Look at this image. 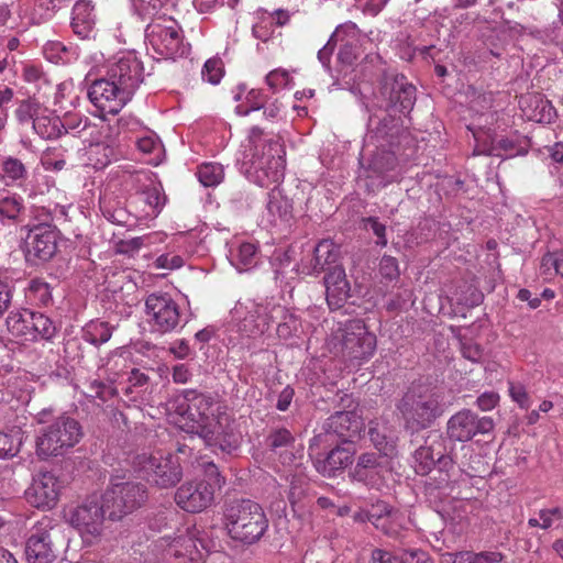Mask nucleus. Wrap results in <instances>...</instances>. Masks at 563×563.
Returning a JSON list of instances; mask_svg holds the SVG:
<instances>
[{
  "label": "nucleus",
  "instance_id": "338daca9",
  "mask_svg": "<svg viewBox=\"0 0 563 563\" xmlns=\"http://www.w3.org/2000/svg\"><path fill=\"white\" fill-rule=\"evenodd\" d=\"M289 79V75L286 70L274 69L266 76V84L273 90H277L280 87L286 86Z\"/></svg>",
  "mask_w": 563,
  "mask_h": 563
},
{
  "label": "nucleus",
  "instance_id": "5fc2aeb1",
  "mask_svg": "<svg viewBox=\"0 0 563 563\" xmlns=\"http://www.w3.org/2000/svg\"><path fill=\"white\" fill-rule=\"evenodd\" d=\"M396 156L390 152H382L376 154L369 164L373 172L384 175L385 173L393 170L396 166Z\"/></svg>",
  "mask_w": 563,
  "mask_h": 563
},
{
  "label": "nucleus",
  "instance_id": "1a4fd4ad",
  "mask_svg": "<svg viewBox=\"0 0 563 563\" xmlns=\"http://www.w3.org/2000/svg\"><path fill=\"white\" fill-rule=\"evenodd\" d=\"M81 437L79 422L62 415L41 429L36 439V453L41 457L60 455L76 445Z\"/></svg>",
  "mask_w": 563,
  "mask_h": 563
},
{
  "label": "nucleus",
  "instance_id": "69168bd1",
  "mask_svg": "<svg viewBox=\"0 0 563 563\" xmlns=\"http://www.w3.org/2000/svg\"><path fill=\"white\" fill-rule=\"evenodd\" d=\"M183 264L184 260L179 255L173 253L163 254L155 261V267L164 269L179 268Z\"/></svg>",
  "mask_w": 563,
  "mask_h": 563
},
{
  "label": "nucleus",
  "instance_id": "0e129e2a",
  "mask_svg": "<svg viewBox=\"0 0 563 563\" xmlns=\"http://www.w3.org/2000/svg\"><path fill=\"white\" fill-rule=\"evenodd\" d=\"M118 129H119V134L120 133L126 134L130 132L139 134L143 130L141 122L132 115L121 117L118 120Z\"/></svg>",
  "mask_w": 563,
  "mask_h": 563
},
{
  "label": "nucleus",
  "instance_id": "ea45409f",
  "mask_svg": "<svg viewBox=\"0 0 563 563\" xmlns=\"http://www.w3.org/2000/svg\"><path fill=\"white\" fill-rule=\"evenodd\" d=\"M197 176L205 187H213L223 180L224 169L219 163H203L198 167Z\"/></svg>",
  "mask_w": 563,
  "mask_h": 563
},
{
  "label": "nucleus",
  "instance_id": "dca6fc26",
  "mask_svg": "<svg viewBox=\"0 0 563 563\" xmlns=\"http://www.w3.org/2000/svg\"><path fill=\"white\" fill-rule=\"evenodd\" d=\"M107 74L115 84L134 93L143 81V65L134 51H125L113 57Z\"/></svg>",
  "mask_w": 563,
  "mask_h": 563
},
{
  "label": "nucleus",
  "instance_id": "aec40b11",
  "mask_svg": "<svg viewBox=\"0 0 563 563\" xmlns=\"http://www.w3.org/2000/svg\"><path fill=\"white\" fill-rule=\"evenodd\" d=\"M383 462L376 453L366 452L358 456L356 464L350 472L353 481L361 482L367 486H376L383 477Z\"/></svg>",
  "mask_w": 563,
  "mask_h": 563
},
{
  "label": "nucleus",
  "instance_id": "c756f323",
  "mask_svg": "<svg viewBox=\"0 0 563 563\" xmlns=\"http://www.w3.org/2000/svg\"><path fill=\"white\" fill-rule=\"evenodd\" d=\"M33 311L29 309L11 311L7 317L8 331L24 341L30 340V332L32 330Z\"/></svg>",
  "mask_w": 563,
  "mask_h": 563
},
{
  "label": "nucleus",
  "instance_id": "de8ad7c7",
  "mask_svg": "<svg viewBox=\"0 0 563 563\" xmlns=\"http://www.w3.org/2000/svg\"><path fill=\"white\" fill-rule=\"evenodd\" d=\"M63 121V134L70 133L80 136L84 131L90 126L89 119L78 113H68Z\"/></svg>",
  "mask_w": 563,
  "mask_h": 563
},
{
  "label": "nucleus",
  "instance_id": "f257e3e1",
  "mask_svg": "<svg viewBox=\"0 0 563 563\" xmlns=\"http://www.w3.org/2000/svg\"><path fill=\"white\" fill-rule=\"evenodd\" d=\"M169 421L189 434H197L208 446L231 452L239 446L227 408L212 396L189 390L168 405Z\"/></svg>",
  "mask_w": 563,
  "mask_h": 563
},
{
  "label": "nucleus",
  "instance_id": "cd10ccee",
  "mask_svg": "<svg viewBox=\"0 0 563 563\" xmlns=\"http://www.w3.org/2000/svg\"><path fill=\"white\" fill-rule=\"evenodd\" d=\"M34 132L44 140H54L63 135V121L54 111L43 108L32 126Z\"/></svg>",
  "mask_w": 563,
  "mask_h": 563
},
{
  "label": "nucleus",
  "instance_id": "a18cd8bd",
  "mask_svg": "<svg viewBox=\"0 0 563 563\" xmlns=\"http://www.w3.org/2000/svg\"><path fill=\"white\" fill-rule=\"evenodd\" d=\"M371 441L374 446L384 456H394L396 454V444L393 439H388L385 433H382L377 427H369L368 431Z\"/></svg>",
  "mask_w": 563,
  "mask_h": 563
},
{
  "label": "nucleus",
  "instance_id": "f8f14e48",
  "mask_svg": "<svg viewBox=\"0 0 563 563\" xmlns=\"http://www.w3.org/2000/svg\"><path fill=\"white\" fill-rule=\"evenodd\" d=\"M145 320L152 332L169 333L180 324V307L169 294L153 292L145 299Z\"/></svg>",
  "mask_w": 563,
  "mask_h": 563
},
{
  "label": "nucleus",
  "instance_id": "393cba45",
  "mask_svg": "<svg viewBox=\"0 0 563 563\" xmlns=\"http://www.w3.org/2000/svg\"><path fill=\"white\" fill-rule=\"evenodd\" d=\"M340 260V249H309L301 260V272L308 275L328 272Z\"/></svg>",
  "mask_w": 563,
  "mask_h": 563
},
{
  "label": "nucleus",
  "instance_id": "864d4df0",
  "mask_svg": "<svg viewBox=\"0 0 563 563\" xmlns=\"http://www.w3.org/2000/svg\"><path fill=\"white\" fill-rule=\"evenodd\" d=\"M274 15L269 13H265L260 16L258 21L253 25L252 33L254 37L261 40L262 42H267L275 29Z\"/></svg>",
  "mask_w": 563,
  "mask_h": 563
},
{
  "label": "nucleus",
  "instance_id": "3c124183",
  "mask_svg": "<svg viewBox=\"0 0 563 563\" xmlns=\"http://www.w3.org/2000/svg\"><path fill=\"white\" fill-rule=\"evenodd\" d=\"M561 518L562 512L561 509L558 507L551 509H542L538 512L537 517H532L529 519L528 525L530 527L548 529L552 527V525L559 521Z\"/></svg>",
  "mask_w": 563,
  "mask_h": 563
},
{
  "label": "nucleus",
  "instance_id": "6e6d98bb",
  "mask_svg": "<svg viewBox=\"0 0 563 563\" xmlns=\"http://www.w3.org/2000/svg\"><path fill=\"white\" fill-rule=\"evenodd\" d=\"M246 106L236 107V112L241 115H247L251 111L258 110L264 107L266 97L261 90L252 89L246 95Z\"/></svg>",
  "mask_w": 563,
  "mask_h": 563
},
{
  "label": "nucleus",
  "instance_id": "58836bf2",
  "mask_svg": "<svg viewBox=\"0 0 563 563\" xmlns=\"http://www.w3.org/2000/svg\"><path fill=\"white\" fill-rule=\"evenodd\" d=\"M23 210L22 198L7 189H0V218L16 220Z\"/></svg>",
  "mask_w": 563,
  "mask_h": 563
},
{
  "label": "nucleus",
  "instance_id": "39448f33",
  "mask_svg": "<svg viewBox=\"0 0 563 563\" xmlns=\"http://www.w3.org/2000/svg\"><path fill=\"white\" fill-rule=\"evenodd\" d=\"M376 335L361 319L339 322L325 341V347L335 357L357 365L367 362L376 351Z\"/></svg>",
  "mask_w": 563,
  "mask_h": 563
},
{
  "label": "nucleus",
  "instance_id": "49530a36",
  "mask_svg": "<svg viewBox=\"0 0 563 563\" xmlns=\"http://www.w3.org/2000/svg\"><path fill=\"white\" fill-rule=\"evenodd\" d=\"M415 470L418 474H428L435 465V459L431 446H420L413 454Z\"/></svg>",
  "mask_w": 563,
  "mask_h": 563
},
{
  "label": "nucleus",
  "instance_id": "8fccbe9b",
  "mask_svg": "<svg viewBox=\"0 0 563 563\" xmlns=\"http://www.w3.org/2000/svg\"><path fill=\"white\" fill-rule=\"evenodd\" d=\"M143 201L148 206L147 216H157L165 203V197L157 186H152L142 192Z\"/></svg>",
  "mask_w": 563,
  "mask_h": 563
},
{
  "label": "nucleus",
  "instance_id": "4c0bfd02",
  "mask_svg": "<svg viewBox=\"0 0 563 563\" xmlns=\"http://www.w3.org/2000/svg\"><path fill=\"white\" fill-rule=\"evenodd\" d=\"M112 328L104 321L95 320L87 323L82 329V338L85 341L100 345L110 340Z\"/></svg>",
  "mask_w": 563,
  "mask_h": 563
},
{
  "label": "nucleus",
  "instance_id": "4468645a",
  "mask_svg": "<svg viewBox=\"0 0 563 563\" xmlns=\"http://www.w3.org/2000/svg\"><path fill=\"white\" fill-rule=\"evenodd\" d=\"M114 79L106 73V76L92 81L88 89L90 102L104 115L118 114L131 101L134 93L122 88L113 81Z\"/></svg>",
  "mask_w": 563,
  "mask_h": 563
},
{
  "label": "nucleus",
  "instance_id": "473e14b6",
  "mask_svg": "<svg viewBox=\"0 0 563 563\" xmlns=\"http://www.w3.org/2000/svg\"><path fill=\"white\" fill-rule=\"evenodd\" d=\"M27 177L25 165L13 156L4 157L0 163V180L5 185H21Z\"/></svg>",
  "mask_w": 563,
  "mask_h": 563
},
{
  "label": "nucleus",
  "instance_id": "0eeeda50",
  "mask_svg": "<svg viewBox=\"0 0 563 563\" xmlns=\"http://www.w3.org/2000/svg\"><path fill=\"white\" fill-rule=\"evenodd\" d=\"M405 426L416 432L429 428L443 413L440 394L426 385H412L397 405Z\"/></svg>",
  "mask_w": 563,
  "mask_h": 563
},
{
  "label": "nucleus",
  "instance_id": "b1692460",
  "mask_svg": "<svg viewBox=\"0 0 563 563\" xmlns=\"http://www.w3.org/2000/svg\"><path fill=\"white\" fill-rule=\"evenodd\" d=\"M367 519L386 534L397 536L404 517L385 501H377L368 511Z\"/></svg>",
  "mask_w": 563,
  "mask_h": 563
},
{
  "label": "nucleus",
  "instance_id": "f03ea898",
  "mask_svg": "<svg viewBox=\"0 0 563 563\" xmlns=\"http://www.w3.org/2000/svg\"><path fill=\"white\" fill-rule=\"evenodd\" d=\"M132 7L143 19H151L145 29V41L153 58L169 59L187 54L181 29L168 14L167 0H132Z\"/></svg>",
  "mask_w": 563,
  "mask_h": 563
},
{
  "label": "nucleus",
  "instance_id": "e433bc0d",
  "mask_svg": "<svg viewBox=\"0 0 563 563\" xmlns=\"http://www.w3.org/2000/svg\"><path fill=\"white\" fill-rule=\"evenodd\" d=\"M32 330L29 341L51 340L56 333V325L47 316L33 311Z\"/></svg>",
  "mask_w": 563,
  "mask_h": 563
},
{
  "label": "nucleus",
  "instance_id": "bb28decb",
  "mask_svg": "<svg viewBox=\"0 0 563 563\" xmlns=\"http://www.w3.org/2000/svg\"><path fill=\"white\" fill-rule=\"evenodd\" d=\"M354 453L355 451L350 448L338 446L330 451L323 461L317 462V470L324 476H334L338 471L352 463Z\"/></svg>",
  "mask_w": 563,
  "mask_h": 563
},
{
  "label": "nucleus",
  "instance_id": "c03bdc74",
  "mask_svg": "<svg viewBox=\"0 0 563 563\" xmlns=\"http://www.w3.org/2000/svg\"><path fill=\"white\" fill-rule=\"evenodd\" d=\"M43 108L44 107L35 100H23L15 110L16 120L20 124H32L33 126L35 119H37Z\"/></svg>",
  "mask_w": 563,
  "mask_h": 563
},
{
  "label": "nucleus",
  "instance_id": "412c9836",
  "mask_svg": "<svg viewBox=\"0 0 563 563\" xmlns=\"http://www.w3.org/2000/svg\"><path fill=\"white\" fill-rule=\"evenodd\" d=\"M389 89V101L391 107L400 113H409L416 102V88L409 84L404 76H397L384 86V93Z\"/></svg>",
  "mask_w": 563,
  "mask_h": 563
},
{
  "label": "nucleus",
  "instance_id": "37998d69",
  "mask_svg": "<svg viewBox=\"0 0 563 563\" xmlns=\"http://www.w3.org/2000/svg\"><path fill=\"white\" fill-rule=\"evenodd\" d=\"M44 56L52 63H68L74 57L75 52L58 41H49L43 47Z\"/></svg>",
  "mask_w": 563,
  "mask_h": 563
},
{
  "label": "nucleus",
  "instance_id": "5701e85b",
  "mask_svg": "<svg viewBox=\"0 0 563 563\" xmlns=\"http://www.w3.org/2000/svg\"><path fill=\"white\" fill-rule=\"evenodd\" d=\"M519 104L523 115L530 121L551 123L556 117L554 107L540 93L521 97Z\"/></svg>",
  "mask_w": 563,
  "mask_h": 563
},
{
  "label": "nucleus",
  "instance_id": "f3484780",
  "mask_svg": "<svg viewBox=\"0 0 563 563\" xmlns=\"http://www.w3.org/2000/svg\"><path fill=\"white\" fill-rule=\"evenodd\" d=\"M64 484L52 472H40L33 477L31 486L25 492L27 501L41 509H52L56 506Z\"/></svg>",
  "mask_w": 563,
  "mask_h": 563
},
{
  "label": "nucleus",
  "instance_id": "c85d7f7f",
  "mask_svg": "<svg viewBox=\"0 0 563 563\" xmlns=\"http://www.w3.org/2000/svg\"><path fill=\"white\" fill-rule=\"evenodd\" d=\"M23 239L26 246H57L60 234L56 227L41 223L29 229Z\"/></svg>",
  "mask_w": 563,
  "mask_h": 563
},
{
  "label": "nucleus",
  "instance_id": "79ce46f5",
  "mask_svg": "<svg viewBox=\"0 0 563 563\" xmlns=\"http://www.w3.org/2000/svg\"><path fill=\"white\" fill-rule=\"evenodd\" d=\"M514 148V142L505 136H495L489 144H477L474 148L475 155L503 156Z\"/></svg>",
  "mask_w": 563,
  "mask_h": 563
},
{
  "label": "nucleus",
  "instance_id": "774afa93",
  "mask_svg": "<svg viewBox=\"0 0 563 563\" xmlns=\"http://www.w3.org/2000/svg\"><path fill=\"white\" fill-rule=\"evenodd\" d=\"M373 563H405L404 552L397 555L385 550L376 549L372 553Z\"/></svg>",
  "mask_w": 563,
  "mask_h": 563
},
{
  "label": "nucleus",
  "instance_id": "603ef678",
  "mask_svg": "<svg viewBox=\"0 0 563 563\" xmlns=\"http://www.w3.org/2000/svg\"><path fill=\"white\" fill-rule=\"evenodd\" d=\"M223 63L220 58H209L201 70V77L211 85H217L223 77Z\"/></svg>",
  "mask_w": 563,
  "mask_h": 563
},
{
  "label": "nucleus",
  "instance_id": "7c9ffc66",
  "mask_svg": "<svg viewBox=\"0 0 563 563\" xmlns=\"http://www.w3.org/2000/svg\"><path fill=\"white\" fill-rule=\"evenodd\" d=\"M26 301L32 306L47 307L53 302L51 285L42 278H33L24 289Z\"/></svg>",
  "mask_w": 563,
  "mask_h": 563
},
{
  "label": "nucleus",
  "instance_id": "7ed1b4c3",
  "mask_svg": "<svg viewBox=\"0 0 563 563\" xmlns=\"http://www.w3.org/2000/svg\"><path fill=\"white\" fill-rule=\"evenodd\" d=\"M241 172L260 187L279 184L284 178L285 158L282 145L254 126L241 144Z\"/></svg>",
  "mask_w": 563,
  "mask_h": 563
},
{
  "label": "nucleus",
  "instance_id": "2eb2a0df",
  "mask_svg": "<svg viewBox=\"0 0 563 563\" xmlns=\"http://www.w3.org/2000/svg\"><path fill=\"white\" fill-rule=\"evenodd\" d=\"M494 429V421L489 417H478L468 409L454 413L446 423V434L450 440L467 442L477 434L489 433Z\"/></svg>",
  "mask_w": 563,
  "mask_h": 563
},
{
  "label": "nucleus",
  "instance_id": "4be33fe9",
  "mask_svg": "<svg viewBox=\"0 0 563 563\" xmlns=\"http://www.w3.org/2000/svg\"><path fill=\"white\" fill-rule=\"evenodd\" d=\"M328 431L344 442L357 437L364 429L362 418L355 411H338L328 419Z\"/></svg>",
  "mask_w": 563,
  "mask_h": 563
},
{
  "label": "nucleus",
  "instance_id": "a211bd4d",
  "mask_svg": "<svg viewBox=\"0 0 563 563\" xmlns=\"http://www.w3.org/2000/svg\"><path fill=\"white\" fill-rule=\"evenodd\" d=\"M51 522L48 517H44L32 527L25 543V558L29 563H51L55 559L49 534Z\"/></svg>",
  "mask_w": 563,
  "mask_h": 563
},
{
  "label": "nucleus",
  "instance_id": "bf43d9fd",
  "mask_svg": "<svg viewBox=\"0 0 563 563\" xmlns=\"http://www.w3.org/2000/svg\"><path fill=\"white\" fill-rule=\"evenodd\" d=\"M360 35V31L357 30V34L355 37H352L351 35L343 34L344 41L341 42V48L339 52V59L344 64H352L353 60L356 58V52L354 42L357 41Z\"/></svg>",
  "mask_w": 563,
  "mask_h": 563
},
{
  "label": "nucleus",
  "instance_id": "f704fd0d",
  "mask_svg": "<svg viewBox=\"0 0 563 563\" xmlns=\"http://www.w3.org/2000/svg\"><path fill=\"white\" fill-rule=\"evenodd\" d=\"M343 34L351 35L352 37H355V35L357 34L356 24L353 22H347V23H344V24H341L340 26H338L335 29V31L333 32V34L331 35L328 43L322 48L319 49L318 59L324 67L329 68L330 57L333 53L334 45L338 42L344 41Z\"/></svg>",
  "mask_w": 563,
  "mask_h": 563
},
{
  "label": "nucleus",
  "instance_id": "2f4dec72",
  "mask_svg": "<svg viewBox=\"0 0 563 563\" xmlns=\"http://www.w3.org/2000/svg\"><path fill=\"white\" fill-rule=\"evenodd\" d=\"M115 280H109V287L114 294L115 300H120L124 305L133 306L137 298L135 296L137 286L125 273L114 275Z\"/></svg>",
  "mask_w": 563,
  "mask_h": 563
},
{
  "label": "nucleus",
  "instance_id": "680f3d73",
  "mask_svg": "<svg viewBox=\"0 0 563 563\" xmlns=\"http://www.w3.org/2000/svg\"><path fill=\"white\" fill-rule=\"evenodd\" d=\"M509 394L514 401H516L522 409H528L530 407L529 395L521 384H509Z\"/></svg>",
  "mask_w": 563,
  "mask_h": 563
},
{
  "label": "nucleus",
  "instance_id": "13d9d810",
  "mask_svg": "<svg viewBox=\"0 0 563 563\" xmlns=\"http://www.w3.org/2000/svg\"><path fill=\"white\" fill-rule=\"evenodd\" d=\"M85 393L90 398L106 401L114 395V389L108 384L93 379L89 382Z\"/></svg>",
  "mask_w": 563,
  "mask_h": 563
},
{
  "label": "nucleus",
  "instance_id": "423d86ee",
  "mask_svg": "<svg viewBox=\"0 0 563 563\" xmlns=\"http://www.w3.org/2000/svg\"><path fill=\"white\" fill-rule=\"evenodd\" d=\"M223 523L232 540L247 545L258 542L269 526L263 507L250 499L228 506Z\"/></svg>",
  "mask_w": 563,
  "mask_h": 563
},
{
  "label": "nucleus",
  "instance_id": "6e6552de",
  "mask_svg": "<svg viewBox=\"0 0 563 563\" xmlns=\"http://www.w3.org/2000/svg\"><path fill=\"white\" fill-rule=\"evenodd\" d=\"M201 478L185 482L175 493L176 504L185 511L197 514L210 507L214 500V493L221 489L225 479L221 476L213 462H202Z\"/></svg>",
  "mask_w": 563,
  "mask_h": 563
},
{
  "label": "nucleus",
  "instance_id": "09e8293b",
  "mask_svg": "<svg viewBox=\"0 0 563 563\" xmlns=\"http://www.w3.org/2000/svg\"><path fill=\"white\" fill-rule=\"evenodd\" d=\"M21 446L19 433L0 432V459H10L15 456Z\"/></svg>",
  "mask_w": 563,
  "mask_h": 563
},
{
  "label": "nucleus",
  "instance_id": "20e7f679",
  "mask_svg": "<svg viewBox=\"0 0 563 563\" xmlns=\"http://www.w3.org/2000/svg\"><path fill=\"white\" fill-rule=\"evenodd\" d=\"M232 316L239 321L240 331L247 336L264 334L272 323L277 324L276 331L282 339L297 335L301 328L297 316L274 298L239 301L232 310Z\"/></svg>",
  "mask_w": 563,
  "mask_h": 563
},
{
  "label": "nucleus",
  "instance_id": "e2e57ef3",
  "mask_svg": "<svg viewBox=\"0 0 563 563\" xmlns=\"http://www.w3.org/2000/svg\"><path fill=\"white\" fill-rule=\"evenodd\" d=\"M23 78L30 84L41 86L42 82L46 84L47 79L43 70L33 64H26L23 66Z\"/></svg>",
  "mask_w": 563,
  "mask_h": 563
},
{
  "label": "nucleus",
  "instance_id": "9b49d317",
  "mask_svg": "<svg viewBox=\"0 0 563 563\" xmlns=\"http://www.w3.org/2000/svg\"><path fill=\"white\" fill-rule=\"evenodd\" d=\"M134 466L159 488L174 487L183 478V467L179 459L170 453L166 455L161 453L137 455L134 460Z\"/></svg>",
  "mask_w": 563,
  "mask_h": 563
},
{
  "label": "nucleus",
  "instance_id": "c9c22d12",
  "mask_svg": "<svg viewBox=\"0 0 563 563\" xmlns=\"http://www.w3.org/2000/svg\"><path fill=\"white\" fill-rule=\"evenodd\" d=\"M120 154L119 142L111 141L110 143L99 142L90 147V161L96 168H103L112 161H115Z\"/></svg>",
  "mask_w": 563,
  "mask_h": 563
},
{
  "label": "nucleus",
  "instance_id": "9d476101",
  "mask_svg": "<svg viewBox=\"0 0 563 563\" xmlns=\"http://www.w3.org/2000/svg\"><path fill=\"white\" fill-rule=\"evenodd\" d=\"M107 512L100 495L93 494L80 505L69 508L65 512V518L86 543H92L101 536Z\"/></svg>",
  "mask_w": 563,
  "mask_h": 563
},
{
  "label": "nucleus",
  "instance_id": "ddd939ff",
  "mask_svg": "<svg viewBox=\"0 0 563 563\" xmlns=\"http://www.w3.org/2000/svg\"><path fill=\"white\" fill-rule=\"evenodd\" d=\"M111 520L121 519L123 516L139 508L146 499V489L135 483H112L103 495H100Z\"/></svg>",
  "mask_w": 563,
  "mask_h": 563
},
{
  "label": "nucleus",
  "instance_id": "a19ab883",
  "mask_svg": "<svg viewBox=\"0 0 563 563\" xmlns=\"http://www.w3.org/2000/svg\"><path fill=\"white\" fill-rule=\"evenodd\" d=\"M135 144L140 152L154 155L151 162L157 161L162 152V143L152 131L142 130L135 135Z\"/></svg>",
  "mask_w": 563,
  "mask_h": 563
},
{
  "label": "nucleus",
  "instance_id": "a878e982",
  "mask_svg": "<svg viewBox=\"0 0 563 563\" xmlns=\"http://www.w3.org/2000/svg\"><path fill=\"white\" fill-rule=\"evenodd\" d=\"M96 15L90 1L78 0L71 11L70 26L80 38H89L93 35Z\"/></svg>",
  "mask_w": 563,
  "mask_h": 563
},
{
  "label": "nucleus",
  "instance_id": "72a5a7b5",
  "mask_svg": "<svg viewBox=\"0 0 563 563\" xmlns=\"http://www.w3.org/2000/svg\"><path fill=\"white\" fill-rule=\"evenodd\" d=\"M225 256L239 273L254 268L261 260L257 249H228Z\"/></svg>",
  "mask_w": 563,
  "mask_h": 563
},
{
  "label": "nucleus",
  "instance_id": "052dcab7",
  "mask_svg": "<svg viewBox=\"0 0 563 563\" xmlns=\"http://www.w3.org/2000/svg\"><path fill=\"white\" fill-rule=\"evenodd\" d=\"M366 230H371L377 238L376 245L386 246V225L380 223L377 218H367L364 220Z\"/></svg>",
  "mask_w": 563,
  "mask_h": 563
},
{
  "label": "nucleus",
  "instance_id": "4d7b16f0",
  "mask_svg": "<svg viewBox=\"0 0 563 563\" xmlns=\"http://www.w3.org/2000/svg\"><path fill=\"white\" fill-rule=\"evenodd\" d=\"M25 262L31 266H41L49 261L55 252L54 249H21Z\"/></svg>",
  "mask_w": 563,
  "mask_h": 563
},
{
  "label": "nucleus",
  "instance_id": "6ab92c4d",
  "mask_svg": "<svg viewBox=\"0 0 563 563\" xmlns=\"http://www.w3.org/2000/svg\"><path fill=\"white\" fill-rule=\"evenodd\" d=\"M327 302L330 309L335 310L343 306L350 297V284L343 266L336 262L324 277Z\"/></svg>",
  "mask_w": 563,
  "mask_h": 563
}]
</instances>
